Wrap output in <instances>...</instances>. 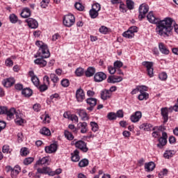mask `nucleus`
I'll return each mask as SVG.
<instances>
[{
  "label": "nucleus",
  "mask_w": 178,
  "mask_h": 178,
  "mask_svg": "<svg viewBox=\"0 0 178 178\" xmlns=\"http://www.w3.org/2000/svg\"><path fill=\"white\" fill-rule=\"evenodd\" d=\"M97 72V70L94 67H88L85 72V76L86 77H92V76H95V72Z\"/></svg>",
  "instance_id": "21"
},
{
  "label": "nucleus",
  "mask_w": 178,
  "mask_h": 178,
  "mask_svg": "<svg viewBox=\"0 0 178 178\" xmlns=\"http://www.w3.org/2000/svg\"><path fill=\"white\" fill-rule=\"evenodd\" d=\"M92 10H96V12H99V10H101V5L98 3H95L92 6Z\"/></svg>",
  "instance_id": "51"
},
{
  "label": "nucleus",
  "mask_w": 178,
  "mask_h": 178,
  "mask_svg": "<svg viewBox=\"0 0 178 178\" xmlns=\"http://www.w3.org/2000/svg\"><path fill=\"white\" fill-rule=\"evenodd\" d=\"M75 97L77 102H83L86 99V93L81 88H79L75 93Z\"/></svg>",
  "instance_id": "9"
},
{
  "label": "nucleus",
  "mask_w": 178,
  "mask_h": 178,
  "mask_svg": "<svg viewBox=\"0 0 178 178\" xmlns=\"http://www.w3.org/2000/svg\"><path fill=\"white\" fill-rule=\"evenodd\" d=\"M139 128L140 129V130H145V131H149V130L152 129V124L149 123H143L139 127Z\"/></svg>",
  "instance_id": "28"
},
{
  "label": "nucleus",
  "mask_w": 178,
  "mask_h": 178,
  "mask_svg": "<svg viewBox=\"0 0 178 178\" xmlns=\"http://www.w3.org/2000/svg\"><path fill=\"white\" fill-rule=\"evenodd\" d=\"M88 159H83L81 160L79 163V168H86V166H88Z\"/></svg>",
  "instance_id": "36"
},
{
  "label": "nucleus",
  "mask_w": 178,
  "mask_h": 178,
  "mask_svg": "<svg viewBox=\"0 0 178 178\" xmlns=\"http://www.w3.org/2000/svg\"><path fill=\"white\" fill-rule=\"evenodd\" d=\"M40 134L43 136H51V131L47 127H43L40 130Z\"/></svg>",
  "instance_id": "37"
},
{
  "label": "nucleus",
  "mask_w": 178,
  "mask_h": 178,
  "mask_svg": "<svg viewBox=\"0 0 178 178\" xmlns=\"http://www.w3.org/2000/svg\"><path fill=\"white\" fill-rule=\"evenodd\" d=\"M34 162V158L33 157H29L24 160V165H30L31 163H33Z\"/></svg>",
  "instance_id": "46"
},
{
  "label": "nucleus",
  "mask_w": 178,
  "mask_h": 178,
  "mask_svg": "<svg viewBox=\"0 0 178 178\" xmlns=\"http://www.w3.org/2000/svg\"><path fill=\"white\" fill-rule=\"evenodd\" d=\"M15 122L19 126H22L24 123V119L22 118H15Z\"/></svg>",
  "instance_id": "58"
},
{
  "label": "nucleus",
  "mask_w": 178,
  "mask_h": 178,
  "mask_svg": "<svg viewBox=\"0 0 178 178\" xmlns=\"http://www.w3.org/2000/svg\"><path fill=\"white\" fill-rule=\"evenodd\" d=\"M97 101L98 100L94 97L88 98L86 102V104H88V105H89L90 106L87 108V110L90 111V112H92V111H94L95 105H97Z\"/></svg>",
  "instance_id": "10"
},
{
  "label": "nucleus",
  "mask_w": 178,
  "mask_h": 178,
  "mask_svg": "<svg viewBox=\"0 0 178 178\" xmlns=\"http://www.w3.org/2000/svg\"><path fill=\"white\" fill-rule=\"evenodd\" d=\"M159 79H160V80L162 81H165V80L168 79V74H166V72H161L159 75Z\"/></svg>",
  "instance_id": "47"
},
{
  "label": "nucleus",
  "mask_w": 178,
  "mask_h": 178,
  "mask_svg": "<svg viewBox=\"0 0 178 178\" xmlns=\"http://www.w3.org/2000/svg\"><path fill=\"white\" fill-rule=\"evenodd\" d=\"M49 162V157H42V159H40L38 161H36L35 164L34 165L33 168H37L38 165H47Z\"/></svg>",
  "instance_id": "25"
},
{
  "label": "nucleus",
  "mask_w": 178,
  "mask_h": 178,
  "mask_svg": "<svg viewBox=\"0 0 178 178\" xmlns=\"http://www.w3.org/2000/svg\"><path fill=\"white\" fill-rule=\"evenodd\" d=\"M142 65L146 67L147 75L150 77H154V63L149 61H143Z\"/></svg>",
  "instance_id": "6"
},
{
  "label": "nucleus",
  "mask_w": 178,
  "mask_h": 178,
  "mask_svg": "<svg viewBox=\"0 0 178 178\" xmlns=\"http://www.w3.org/2000/svg\"><path fill=\"white\" fill-rule=\"evenodd\" d=\"M33 109L35 112H40L41 111V104H35L33 106Z\"/></svg>",
  "instance_id": "56"
},
{
  "label": "nucleus",
  "mask_w": 178,
  "mask_h": 178,
  "mask_svg": "<svg viewBox=\"0 0 178 178\" xmlns=\"http://www.w3.org/2000/svg\"><path fill=\"white\" fill-rule=\"evenodd\" d=\"M20 166L19 165H15L13 168V171L11 172V176H17V175H19V173H20Z\"/></svg>",
  "instance_id": "35"
},
{
  "label": "nucleus",
  "mask_w": 178,
  "mask_h": 178,
  "mask_svg": "<svg viewBox=\"0 0 178 178\" xmlns=\"http://www.w3.org/2000/svg\"><path fill=\"white\" fill-rule=\"evenodd\" d=\"M60 83H61V86L65 88L70 85V82L69 81V79H63Z\"/></svg>",
  "instance_id": "52"
},
{
  "label": "nucleus",
  "mask_w": 178,
  "mask_h": 178,
  "mask_svg": "<svg viewBox=\"0 0 178 178\" xmlns=\"http://www.w3.org/2000/svg\"><path fill=\"white\" fill-rule=\"evenodd\" d=\"M94 80L96 83H101L104 80H106V74L103 72H99L95 74Z\"/></svg>",
  "instance_id": "11"
},
{
  "label": "nucleus",
  "mask_w": 178,
  "mask_h": 178,
  "mask_svg": "<svg viewBox=\"0 0 178 178\" xmlns=\"http://www.w3.org/2000/svg\"><path fill=\"white\" fill-rule=\"evenodd\" d=\"M139 88V92H147L145 91H148V87L146 86H138Z\"/></svg>",
  "instance_id": "54"
},
{
  "label": "nucleus",
  "mask_w": 178,
  "mask_h": 178,
  "mask_svg": "<svg viewBox=\"0 0 178 178\" xmlns=\"http://www.w3.org/2000/svg\"><path fill=\"white\" fill-rule=\"evenodd\" d=\"M22 95L30 97L33 95V90L29 88H24L22 91Z\"/></svg>",
  "instance_id": "29"
},
{
  "label": "nucleus",
  "mask_w": 178,
  "mask_h": 178,
  "mask_svg": "<svg viewBox=\"0 0 178 178\" xmlns=\"http://www.w3.org/2000/svg\"><path fill=\"white\" fill-rule=\"evenodd\" d=\"M127 8L129 10H133V9H134V1L131 0H127Z\"/></svg>",
  "instance_id": "42"
},
{
  "label": "nucleus",
  "mask_w": 178,
  "mask_h": 178,
  "mask_svg": "<svg viewBox=\"0 0 178 178\" xmlns=\"http://www.w3.org/2000/svg\"><path fill=\"white\" fill-rule=\"evenodd\" d=\"M113 65H114V67H115V69H120V67H123V63L120 60L115 61Z\"/></svg>",
  "instance_id": "45"
},
{
  "label": "nucleus",
  "mask_w": 178,
  "mask_h": 178,
  "mask_svg": "<svg viewBox=\"0 0 178 178\" xmlns=\"http://www.w3.org/2000/svg\"><path fill=\"white\" fill-rule=\"evenodd\" d=\"M80 152L78 149H75L71 153V159L72 162H79L80 161Z\"/></svg>",
  "instance_id": "23"
},
{
  "label": "nucleus",
  "mask_w": 178,
  "mask_h": 178,
  "mask_svg": "<svg viewBox=\"0 0 178 178\" xmlns=\"http://www.w3.org/2000/svg\"><path fill=\"white\" fill-rule=\"evenodd\" d=\"M38 173H40L42 175H48L49 176H54V172L51 170L49 167H44L42 168L37 169Z\"/></svg>",
  "instance_id": "15"
},
{
  "label": "nucleus",
  "mask_w": 178,
  "mask_h": 178,
  "mask_svg": "<svg viewBox=\"0 0 178 178\" xmlns=\"http://www.w3.org/2000/svg\"><path fill=\"white\" fill-rule=\"evenodd\" d=\"M50 79L54 84H56V83H58V81H59V78L55 74H51Z\"/></svg>",
  "instance_id": "44"
},
{
  "label": "nucleus",
  "mask_w": 178,
  "mask_h": 178,
  "mask_svg": "<svg viewBox=\"0 0 178 178\" xmlns=\"http://www.w3.org/2000/svg\"><path fill=\"white\" fill-rule=\"evenodd\" d=\"M167 143L168 139L160 138H159V144H157V147H159V148H163Z\"/></svg>",
  "instance_id": "32"
},
{
  "label": "nucleus",
  "mask_w": 178,
  "mask_h": 178,
  "mask_svg": "<svg viewBox=\"0 0 178 178\" xmlns=\"http://www.w3.org/2000/svg\"><path fill=\"white\" fill-rule=\"evenodd\" d=\"M15 81H15L14 78H8L3 80L2 84L3 87L8 88L9 87H12V86L15 84Z\"/></svg>",
  "instance_id": "19"
},
{
  "label": "nucleus",
  "mask_w": 178,
  "mask_h": 178,
  "mask_svg": "<svg viewBox=\"0 0 178 178\" xmlns=\"http://www.w3.org/2000/svg\"><path fill=\"white\" fill-rule=\"evenodd\" d=\"M5 65L8 67H12V66H13V60H12V59H10V58H8L6 60Z\"/></svg>",
  "instance_id": "48"
},
{
  "label": "nucleus",
  "mask_w": 178,
  "mask_h": 178,
  "mask_svg": "<svg viewBox=\"0 0 178 178\" xmlns=\"http://www.w3.org/2000/svg\"><path fill=\"white\" fill-rule=\"evenodd\" d=\"M72 143L74 144L76 148L81 149L82 152H87L88 151V147H87V143H86V142H84L83 140L76 141V140H74Z\"/></svg>",
  "instance_id": "7"
},
{
  "label": "nucleus",
  "mask_w": 178,
  "mask_h": 178,
  "mask_svg": "<svg viewBox=\"0 0 178 178\" xmlns=\"http://www.w3.org/2000/svg\"><path fill=\"white\" fill-rule=\"evenodd\" d=\"M68 128L70 129V130H72V133H75V134L77 133L78 129L76 128L74 124H69Z\"/></svg>",
  "instance_id": "60"
},
{
  "label": "nucleus",
  "mask_w": 178,
  "mask_h": 178,
  "mask_svg": "<svg viewBox=\"0 0 178 178\" xmlns=\"http://www.w3.org/2000/svg\"><path fill=\"white\" fill-rule=\"evenodd\" d=\"M142 117L143 114L141 111H136L131 115L130 120L132 123H137V122H140V119H141Z\"/></svg>",
  "instance_id": "14"
},
{
  "label": "nucleus",
  "mask_w": 178,
  "mask_h": 178,
  "mask_svg": "<svg viewBox=\"0 0 178 178\" xmlns=\"http://www.w3.org/2000/svg\"><path fill=\"white\" fill-rule=\"evenodd\" d=\"M9 19H10V23H13V24H16V22H18L19 20V18L15 14L10 15Z\"/></svg>",
  "instance_id": "39"
},
{
  "label": "nucleus",
  "mask_w": 178,
  "mask_h": 178,
  "mask_svg": "<svg viewBox=\"0 0 178 178\" xmlns=\"http://www.w3.org/2000/svg\"><path fill=\"white\" fill-rule=\"evenodd\" d=\"M78 115H79L82 120H88V115H87V112H86V111L80 109L78 111Z\"/></svg>",
  "instance_id": "31"
},
{
  "label": "nucleus",
  "mask_w": 178,
  "mask_h": 178,
  "mask_svg": "<svg viewBox=\"0 0 178 178\" xmlns=\"http://www.w3.org/2000/svg\"><path fill=\"white\" fill-rule=\"evenodd\" d=\"M15 108L8 109L6 106H0V115H6L8 120H12L15 118Z\"/></svg>",
  "instance_id": "3"
},
{
  "label": "nucleus",
  "mask_w": 178,
  "mask_h": 178,
  "mask_svg": "<svg viewBox=\"0 0 178 178\" xmlns=\"http://www.w3.org/2000/svg\"><path fill=\"white\" fill-rule=\"evenodd\" d=\"M76 22V18L72 14H68L64 16L63 23L65 27H72Z\"/></svg>",
  "instance_id": "4"
},
{
  "label": "nucleus",
  "mask_w": 178,
  "mask_h": 178,
  "mask_svg": "<svg viewBox=\"0 0 178 178\" xmlns=\"http://www.w3.org/2000/svg\"><path fill=\"white\" fill-rule=\"evenodd\" d=\"M21 16L24 19H27V17H30V16H31V10H30V8H24V9H22Z\"/></svg>",
  "instance_id": "26"
},
{
  "label": "nucleus",
  "mask_w": 178,
  "mask_h": 178,
  "mask_svg": "<svg viewBox=\"0 0 178 178\" xmlns=\"http://www.w3.org/2000/svg\"><path fill=\"white\" fill-rule=\"evenodd\" d=\"M43 81L44 84H46V86H49V76H48V75H45L43 77Z\"/></svg>",
  "instance_id": "64"
},
{
  "label": "nucleus",
  "mask_w": 178,
  "mask_h": 178,
  "mask_svg": "<svg viewBox=\"0 0 178 178\" xmlns=\"http://www.w3.org/2000/svg\"><path fill=\"white\" fill-rule=\"evenodd\" d=\"M145 169L146 172H152V170L155 169V163H154V161H150L145 163Z\"/></svg>",
  "instance_id": "27"
},
{
  "label": "nucleus",
  "mask_w": 178,
  "mask_h": 178,
  "mask_svg": "<svg viewBox=\"0 0 178 178\" xmlns=\"http://www.w3.org/2000/svg\"><path fill=\"white\" fill-rule=\"evenodd\" d=\"M15 90H18L19 91H23V84L21 83H17L15 85Z\"/></svg>",
  "instance_id": "62"
},
{
  "label": "nucleus",
  "mask_w": 178,
  "mask_h": 178,
  "mask_svg": "<svg viewBox=\"0 0 178 178\" xmlns=\"http://www.w3.org/2000/svg\"><path fill=\"white\" fill-rule=\"evenodd\" d=\"M108 73H110V74H115L116 72V67H115V66L113 67L112 65H108Z\"/></svg>",
  "instance_id": "50"
},
{
  "label": "nucleus",
  "mask_w": 178,
  "mask_h": 178,
  "mask_svg": "<svg viewBox=\"0 0 178 178\" xmlns=\"http://www.w3.org/2000/svg\"><path fill=\"white\" fill-rule=\"evenodd\" d=\"M175 155V151L173 150H167L164 152L163 156L165 159H170Z\"/></svg>",
  "instance_id": "33"
},
{
  "label": "nucleus",
  "mask_w": 178,
  "mask_h": 178,
  "mask_svg": "<svg viewBox=\"0 0 178 178\" xmlns=\"http://www.w3.org/2000/svg\"><path fill=\"white\" fill-rule=\"evenodd\" d=\"M123 80L122 76H118L116 75L109 76L107 79V83L111 84H115V83H120Z\"/></svg>",
  "instance_id": "12"
},
{
  "label": "nucleus",
  "mask_w": 178,
  "mask_h": 178,
  "mask_svg": "<svg viewBox=\"0 0 178 178\" xmlns=\"http://www.w3.org/2000/svg\"><path fill=\"white\" fill-rule=\"evenodd\" d=\"M138 29L137 26H131L129 30L122 33L123 37L125 38H133L134 33H137Z\"/></svg>",
  "instance_id": "8"
},
{
  "label": "nucleus",
  "mask_w": 178,
  "mask_h": 178,
  "mask_svg": "<svg viewBox=\"0 0 178 178\" xmlns=\"http://www.w3.org/2000/svg\"><path fill=\"white\" fill-rule=\"evenodd\" d=\"M89 14H90V16L91 17V19H97V17H98V11L95 10H90L89 11Z\"/></svg>",
  "instance_id": "40"
},
{
  "label": "nucleus",
  "mask_w": 178,
  "mask_h": 178,
  "mask_svg": "<svg viewBox=\"0 0 178 178\" xmlns=\"http://www.w3.org/2000/svg\"><path fill=\"white\" fill-rule=\"evenodd\" d=\"M29 76L31 77V81L33 84H34L35 87H38V86H40V79H38V77L35 76L34 71H29Z\"/></svg>",
  "instance_id": "17"
},
{
  "label": "nucleus",
  "mask_w": 178,
  "mask_h": 178,
  "mask_svg": "<svg viewBox=\"0 0 178 178\" xmlns=\"http://www.w3.org/2000/svg\"><path fill=\"white\" fill-rule=\"evenodd\" d=\"M29 27L30 29H38V22L33 18H28L26 19Z\"/></svg>",
  "instance_id": "16"
},
{
  "label": "nucleus",
  "mask_w": 178,
  "mask_h": 178,
  "mask_svg": "<svg viewBox=\"0 0 178 178\" xmlns=\"http://www.w3.org/2000/svg\"><path fill=\"white\" fill-rule=\"evenodd\" d=\"M161 112L164 120L163 123H168V120H169V110H168L167 107H165L161 109Z\"/></svg>",
  "instance_id": "20"
},
{
  "label": "nucleus",
  "mask_w": 178,
  "mask_h": 178,
  "mask_svg": "<svg viewBox=\"0 0 178 178\" xmlns=\"http://www.w3.org/2000/svg\"><path fill=\"white\" fill-rule=\"evenodd\" d=\"M90 125L91 127L92 131H93L94 133H96V131L99 129L98 124L95 122H90Z\"/></svg>",
  "instance_id": "38"
},
{
  "label": "nucleus",
  "mask_w": 178,
  "mask_h": 178,
  "mask_svg": "<svg viewBox=\"0 0 178 178\" xmlns=\"http://www.w3.org/2000/svg\"><path fill=\"white\" fill-rule=\"evenodd\" d=\"M39 90L40 92H44V91H47V90H48V86H47L45 83L40 85L39 86Z\"/></svg>",
  "instance_id": "59"
},
{
  "label": "nucleus",
  "mask_w": 178,
  "mask_h": 178,
  "mask_svg": "<svg viewBox=\"0 0 178 178\" xmlns=\"http://www.w3.org/2000/svg\"><path fill=\"white\" fill-rule=\"evenodd\" d=\"M35 45L39 47L38 54L40 57L36 58L34 60V63L39 66V67H45V66H47V60L44 58H49V56H51L48 45L40 40L35 42Z\"/></svg>",
  "instance_id": "2"
},
{
  "label": "nucleus",
  "mask_w": 178,
  "mask_h": 178,
  "mask_svg": "<svg viewBox=\"0 0 178 178\" xmlns=\"http://www.w3.org/2000/svg\"><path fill=\"white\" fill-rule=\"evenodd\" d=\"M139 15H138V19L139 20H143V19H145V15L148 13V10H149V7L148 5L145 3H143L139 7Z\"/></svg>",
  "instance_id": "5"
},
{
  "label": "nucleus",
  "mask_w": 178,
  "mask_h": 178,
  "mask_svg": "<svg viewBox=\"0 0 178 178\" xmlns=\"http://www.w3.org/2000/svg\"><path fill=\"white\" fill-rule=\"evenodd\" d=\"M117 118H122L124 116V114L123 113V110H118L117 113H115Z\"/></svg>",
  "instance_id": "61"
},
{
  "label": "nucleus",
  "mask_w": 178,
  "mask_h": 178,
  "mask_svg": "<svg viewBox=\"0 0 178 178\" xmlns=\"http://www.w3.org/2000/svg\"><path fill=\"white\" fill-rule=\"evenodd\" d=\"M112 97V93H111V91L108 90H104L101 92V98L104 101H106V99H109Z\"/></svg>",
  "instance_id": "24"
},
{
  "label": "nucleus",
  "mask_w": 178,
  "mask_h": 178,
  "mask_svg": "<svg viewBox=\"0 0 178 178\" xmlns=\"http://www.w3.org/2000/svg\"><path fill=\"white\" fill-rule=\"evenodd\" d=\"M159 49L160 52H161V54H163L164 55H169L170 52L169 51V49L166 47V45H165L163 42L159 43Z\"/></svg>",
  "instance_id": "22"
},
{
  "label": "nucleus",
  "mask_w": 178,
  "mask_h": 178,
  "mask_svg": "<svg viewBox=\"0 0 178 178\" xmlns=\"http://www.w3.org/2000/svg\"><path fill=\"white\" fill-rule=\"evenodd\" d=\"M147 19L149 23L152 24H156V33L160 37L166 38L172 35V31H173V19L172 18H165L163 20H159L154 15V13L149 12L147 15Z\"/></svg>",
  "instance_id": "1"
},
{
  "label": "nucleus",
  "mask_w": 178,
  "mask_h": 178,
  "mask_svg": "<svg viewBox=\"0 0 178 178\" xmlns=\"http://www.w3.org/2000/svg\"><path fill=\"white\" fill-rule=\"evenodd\" d=\"M64 136L67 140H69L70 141H72L74 139V136H73V134L72 132L69 131L68 130H65L64 131Z\"/></svg>",
  "instance_id": "34"
},
{
  "label": "nucleus",
  "mask_w": 178,
  "mask_h": 178,
  "mask_svg": "<svg viewBox=\"0 0 178 178\" xmlns=\"http://www.w3.org/2000/svg\"><path fill=\"white\" fill-rule=\"evenodd\" d=\"M70 120H72V122H74V123H79V117H77V115L74 114H71Z\"/></svg>",
  "instance_id": "55"
},
{
  "label": "nucleus",
  "mask_w": 178,
  "mask_h": 178,
  "mask_svg": "<svg viewBox=\"0 0 178 178\" xmlns=\"http://www.w3.org/2000/svg\"><path fill=\"white\" fill-rule=\"evenodd\" d=\"M99 33L102 34H106L108 33V28L106 26H101L99 29Z\"/></svg>",
  "instance_id": "57"
},
{
  "label": "nucleus",
  "mask_w": 178,
  "mask_h": 178,
  "mask_svg": "<svg viewBox=\"0 0 178 178\" xmlns=\"http://www.w3.org/2000/svg\"><path fill=\"white\" fill-rule=\"evenodd\" d=\"M75 74L76 76H77V77H81V76L84 74V69H83L82 67H78L75 70Z\"/></svg>",
  "instance_id": "41"
},
{
  "label": "nucleus",
  "mask_w": 178,
  "mask_h": 178,
  "mask_svg": "<svg viewBox=\"0 0 178 178\" xmlns=\"http://www.w3.org/2000/svg\"><path fill=\"white\" fill-rule=\"evenodd\" d=\"M75 8L77 9V10H79L82 12V10H84V6L81 4V3H76L74 4Z\"/></svg>",
  "instance_id": "49"
},
{
  "label": "nucleus",
  "mask_w": 178,
  "mask_h": 178,
  "mask_svg": "<svg viewBox=\"0 0 178 178\" xmlns=\"http://www.w3.org/2000/svg\"><path fill=\"white\" fill-rule=\"evenodd\" d=\"M107 119H108V120H116L117 119L116 113L114 112L108 113L107 115Z\"/></svg>",
  "instance_id": "43"
},
{
  "label": "nucleus",
  "mask_w": 178,
  "mask_h": 178,
  "mask_svg": "<svg viewBox=\"0 0 178 178\" xmlns=\"http://www.w3.org/2000/svg\"><path fill=\"white\" fill-rule=\"evenodd\" d=\"M2 152L3 154H9V145H3L2 149Z\"/></svg>",
  "instance_id": "63"
},
{
  "label": "nucleus",
  "mask_w": 178,
  "mask_h": 178,
  "mask_svg": "<svg viewBox=\"0 0 178 178\" xmlns=\"http://www.w3.org/2000/svg\"><path fill=\"white\" fill-rule=\"evenodd\" d=\"M149 98V94L148 92H140V95L138 96V99L139 101H147Z\"/></svg>",
  "instance_id": "30"
},
{
  "label": "nucleus",
  "mask_w": 178,
  "mask_h": 178,
  "mask_svg": "<svg viewBox=\"0 0 178 178\" xmlns=\"http://www.w3.org/2000/svg\"><path fill=\"white\" fill-rule=\"evenodd\" d=\"M49 3V0H42V1L40 2V6L41 8H43L44 9H45V8L48 6Z\"/></svg>",
  "instance_id": "53"
},
{
  "label": "nucleus",
  "mask_w": 178,
  "mask_h": 178,
  "mask_svg": "<svg viewBox=\"0 0 178 178\" xmlns=\"http://www.w3.org/2000/svg\"><path fill=\"white\" fill-rule=\"evenodd\" d=\"M78 130H81V134H86L88 131V124L87 122H79L77 124Z\"/></svg>",
  "instance_id": "13"
},
{
  "label": "nucleus",
  "mask_w": 178,
  "mask_h": 178,
  "mask_svg": "<svg viewBox=\"0 0 178 178\" xmlns=\"http://www.w3.org/2000/svg\"><path fill=\"white\" fill-rule=\"evenodd\" d=\"M44 149L47 154H53V152H56L58 145L56 143H52L49 146L45 147Z\"/></svg>",
  "instance_id": "18"
}]
</instances>
